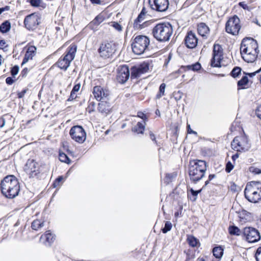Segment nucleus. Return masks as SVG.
I'll list each match as a JSON object with an SVG mask.
<instances>
[{"mask_svg":"<svg viewBox=\"0 0 261 261\" xmlns=\"http://www.w3.org/2000/svg\"><path fill=\"white\" fill-rule=\"evenodd\" d=\"M24 170L31 177L36 176L40 172L38 163L33 159L27 161L24 166Z\"/></svg>","mask_w":261,"mask_h":261,"instance_id":"14","label":"nucleus"},{"mask_svg":"<svg viewBox=\"0 0 261 261\" xmlns=\"http://www.w3.org/2000/svg\"><path fill=\"white\" fill-rule=\"evenodd\" d=\"M145 15H143V13H140L138 15L137 19L135 20L134 25V28L137 29H141L147 26V25L149 23L148 21H144Z\"/></svg>","mask_w":261,"mask_h":261,"instance_id":"22","label":"nucleus"},{"mask_svg":"<svg viewBox=\"0 0 261 261\" xmlns=\"http://www.w3.org/2000/svg\"><path fill=\"white\" fill-rule=\"evenodd\" d=\"M137 117L142 119V122H146V121H147L148 119L147 116L141 112H139L138 113Z\"/></svg>","mask_w":261,"mask_h":261,"instance_id":"46","label":"nucleus"},{"mask_svg":"<svg viewBox=\"0 0 261 261\" xmlns=\"http://www.w3.org/2000/svg\"><path fill=\"white\" fill-rule=\"evenodd\" d=\"M14 81L11 77H8L6 80V82L7 84L11 85L14 83Z\"/></svg>","mask_w":261,"mask_h":261,"instance_id":"54","label":"nucleus"},{"mask_svg":"<svg viewBox=\"0 0 261 261\" xmlns=\"http://www.w3.org/2000/svg\"><path fill=\"white\" fill-rule=\"evenodd\" d=\"M77 50V46L74 44H71L67 49L66 53L64 57H61L58 60L57 64L58 66L64 70H67L70 65L71 61L75 57Z\"/></svg>","mask_w":261,"mask_h":261,"instance_id":"7","label":"nucleus"},{"mask_svg":"<svg viewBox=\"0 0 261 261\" xmlns=\"http://www.w3.org/2000/svg\"><path fill=\"white\" fill-rule=\"evenodd\" d=\"M201 68V65L199 63H196L193 65H188L186 67H182L181 69L186 70H191L194 71H198Z\"/></svg>","mask_w":261,"mask_h":261,"instance_id":"31","label":"nucleus"},{"mask_svg":"<svg viewBox=\"0 0 261 261\" xmlns=\"http://www.w3.org/2000/svg\"><path fill=\"white\" fill-rule=\"evenodd\" d=\"M187 132H188V134H195V135H197V134L196 132H195L194 130H193L191 129L190 124H188L187 125Z\"/></svg>","mask_w":261,"mask_h":261,"instance_id":"53","label":"nucleus"},{"mask_svg":"<svg viewBox=\"0 0 261 261\" xmlns=\"http://www.w3.org/2000/svg\"><path fill=\"white\" fill-rule=\"evenodd\" d=\"M250 213L245 211L240 212L239 215L240 222L245 223L248 221L250 218Z\"/></svg>","mask_w":261,"mask_h":261,"instance_id":"28","label":"nucleus"},{"mask_svg":"<svg viewBox=\"0 0 261 261\" xmlns=\"http://www.w3.org/2000/svg\"><path fill=\"white\" fill-rule=\"evenodd\" d=\"M149 4L152 10L161 12L166 11L169 6L168 0H149Z\"/></svg>","mask_w":261,"mask_h":261,"instance_id":"16","label":"nucleus"},{"mask_svg":"<svg viewBox=\"0 0 261 261\" xmlns=\"http://www.w3.org/2000/svg\"><path fill=\"white\" fill-rule=\"evenodd\" d=\"M197 31L199 34L202 37H206L210 32L208 26L205 23L202 22L198 25Z\"/></svg>","mask_w":261,"mask_h":261,"instance_id":"25","label":"nucleus"},{"mask_svg":"<svg viewBox=\"0 0 261 261\" xmlns=\"http://www.w3.org/2000/svg\"><path fill=\"white\" fill-rule=\"evenodd\" d=\"M165 88H166V84L165 83H162L160 85V88H159V92L156 96V98L160 99L162 96L164 95Z\"/></svg>","mask_w":261,"mask_h":261,"instance_id":"36","label":"nucleus"},{"mask_svg":"<svg viewBox=\"0 0 261 261\" xmlns=\"http://www.w3.org/2000/svg\"><path fill=\"white\" fill-rule=\"evenodd\" d=\"M215 177V175L214 174H210L208 176V180L205 182V186H206L209 183L210 181L212 180Z\"/></svg>","mask_w":261,"mask_h":261,"instance_id":"57","label":"nucleus"},{"mask_svg":"<svg viewBox=\"0 0 261 261\" xmlns=\"http://www.w3.org/2000/svg\"><path fill=\"white\" fill-rule=\"evenodd\" d=\"M231 147L237 151L245 152L250 148V144L245 135L236 137L231 143Z\"/></svg>","mask_w":261,"mask_h":261,"instance_id":"8","label":"nucleus"},{"mask_svg":"<svg viewBox=\"0 0 261 261\" xmlns=\"http://www.w3.org/2000/svg\"><path fill=\"white\" fill-rule=\"evenodd\" d=\"M243 235L246 240L249 243L258 242L260 239V233L258 230L251 227L244 228Z\"/></svg>","mask_w":261,"mask_h":261,"instance_id":"13","label":"nucleus"},{"mask_svg":"<svg viewBox=\"0 0 261 261\" xmlns=\"http://www.w3.org/2000/svg\"><path fill=\"white\" fill-rule=\"evenodd\" d=\"M44 226V221L40 220H35L32 223L31 227L35 230H38Z\"/></svg>","mask_w":261,"mask_h":261,"instance_id":"29","label":"nucleus"},{"mask_svg":"<svg viewBox=\"0 0 261 261\" xmlns=\"http://www.w3.org/2000/svg\"><path fill=\"white\" fill-rule=\"evenodd\" d=\"M25 93H26L25 90L22 91L21 92H20L18 94V97L19 98H22L24 95Z\"/></svg>","mask_w":261,"mask_h":261,"instance_id":"61","label":"nucleus"},{"mask_svg":"<svg viewBox=\"0 0 261 261\" xmlns=\"http://www.w3.org/2000/svg\"><path fill=\"white\" fill-rule=\"evenodd\" d=\"M39 15L36 13L27 16L24 20L25 27L29 30H35L39 24Z\"/></svg>","mask_w":261,"mask_h":261,"instance_id":"15","label":"nucleus"},{"mask_svg":"<svg viewBox=\"0 0 261 261\" xmlns=\"http://www.w3.org/2000/svg\"><path fill=\"white\" fill-rule=\"evenodd\" d=\"M255 256L257 261H261V246L257 249Z\"/></svg>","mask_w":261,"mask_h":261,"instance_id":"45","label":"nucleus"},{"mask_svg":"<svg viewBox=\"0 0 261 261\" xmlns=\"http://www.w3.org/2000/svg\"><path fill=\"white\" fill-rule=\"evenodd\" d=\"M228 231L231 235L239 236L241 233L240 229L236 226H230L228 228Z\"/></svg>","mask_w":261,"mask_h":261,"instance_id":"33","label":"nucleus"},{"mask_svg":"<svg viewBox=\"0 0 261 261\" xmlns=\"http://www.w3.org/2000/svg\"><path fill=\"white\" fill-rule=\"evenodd\" d=\"M249 80L246 75L243 76L242 78L238 82V89H244L248 87Z\"/></svg>","mask_w":261,"mask_h":261,"instance_id":"27","label":"nucleus"},{"mask_svg":"<svg viewBox=\"0 0 261 261\" xmlns=\"http://www.w3.org/2000/svg\"><path fill=\"white\" fill-rule=\"evenodd\" d=\"M205 256H200L199 257L196 261H205Z\"/></svg>","mask_w":261,"mask_h":261,"instance_id":"64","label":"nucleus"},{"mask_svg":"<svg viewBox=\"0 0 261 261\" xmlns=\"http://www.w3.org/2000/svg\"><path fill=\"white\" fill-rule=\"evenodd\" d=\"M59 158L61 162L67 164L70 163V160L65 153H60Z\"/></svg>","mask_w":261,"mask_h":261,"instance_id":"37","label":"nucleus"},{"mask_svg":"<svg viewBox=\"0 0 261 261\" xmlns=\"http://www.w3.org/2000/svg\"><path fill=\"white\" fill-rule=\"evenodd\" d=\"M129 77V71L126 65L120 66L118 68L117 80L120 83L126 82Z\"/></svg>","mask_w":261,"mask_h":261,"instance_id":"18","label":"nucleus"},{"mask_svg":"<svg viewBox=\"0 0 261 261\" xmlns=\"http://www.w3.org/2000/svg\"><path fill=\"white\" fill-rule=\"evenodd\" d=\"M239 156V153H237L232 156V160H233V161L234 162L237 159H238Z\"/></svg>","mask_w":261,"mask_h":261,"instance_id":"62","label":"nucleus"},{"mask_svg":"<svg viewBox=\"0 0 261 261\" xmlns=\"http://www.w3.org/2000/svg\"><path fill=\"white\" fill-rule=\"evenodd\" d=\"M10 9L9 6H6L4 8H0V13H2L5 11H8Z\"/></svg>","mask_w":261,"mask_h":261,"instance_id":"60","label":"nucleus"},{"mask_svg":"<svg viewBox=\"0 0 261 261\" xmlns=\"http://www.w3.org/2000/svg\"><path fill=\"white\" fill-rule=\"evenodd\" d=\"M149 136H150V139L152 141H154L155 143H156V139H155V135H154V134L152 132H150L149 133Z\"/></svg>","mask_w":261,"mask_h":261,"instance_id":"56","label":"nucleus"},{"mask_svg":"<svg viewBox=\"0 0 261 261\" xmlns=\"http://www.w3.org/2000/svg\"><path fill=\"white\" fill-rule=\"evenodd\" d=\"M256 114L257 117L261 120V105L259 106L256 109Z\"/></svg>","mask_w":261,"mask_h":261,"instance_id":"51","label":"nucleus"},{"mask_svg":"<svg viewBox=\"0 0 261 261\" xmlns=\"http://www.w3.org/2000/svg\"><path fill=\"white\" fill-rule=\"evenodd\" d=\"M240 21V19L237 16L230 18L226 23V31L233 35H238L241 29Z\"/></svg>","mask_w":261,"mask_h":261,"instance_id":"12","label":"nucleus"},{"mask_svg":"<svg viewBox=\"0 0 261 261\" xmlns=\"http://www.w3.org/2000/svg\"><path fill=\"white\" fill-rule=\"evenodd\" d=\"M111 25L119 32L121 31L122 30L121 25L117 22H112Z\"/></svg>","mask_w":261,"mask_h":261,"instance_id":"41","label":"nucleus"},{"mask_svg":"<svg viewBox=\"0 0 261 261\" xmlns=\"http://www.w3.org/2000/svg\"><path fill=\"white\" fill-rule=\"evenodd\" d=\"M90 2L93 4H101V1L100 0H90Z\"/></svg>","mask_w":261,"mask_h":261,"instance_id":"63","label":"nucleus"},{"mask_svg":"<svg viewBox=\"0 0 261 261\" xmlns=\"http://www.w3.org/2000/svg\"><path fill=\"white\" fill-rule=\"evenodd\" d=\"M95 106L96 104L94 101L91 100L89 101L87 110L90 113L94 111Z\"/></svg>","mask_w":261,"mask_h":261,"instance_id":"40","label":"nucleus"},{"mask_svg":"<svg viewBox=\"0 0 261 261\" xmlns=\"http://www.w3.org/2000/svg\"><path fill=\"white\" fill-rule=\"evenodd\" d=\"M36 48L34 46H30L27 47V51L22 61L21 65L27 63L29 60H32L36 54Z\"/></svg>","mask_w":261,"mask_h":261,"instance_id":"23","label":"nucleus"},{"mask_svg":"<svg viewBox=\"0 0 261 261\" xmlns=\"http://www.w3.org/2000/svg\"><path fill=\"white\" fill-rule=\"evenodd\" d=\"M7 47L8 45L6 44V42L4 40H0V49L6 50Z\"/></svg>","mask_w":261,"mask_h":261,"instance_id":"47","label":"nucleus"},{"mask_svg":"<svg viewBox=\"0 0 261 261\" xmlns=\"http://www.w3.org/2000/svg\"><path fill=\"white\" fill-rule=\"evenodd\" d=\"M244 194L245 198L251 202L256 203L261 200V182L252 181L248 183Z\"/></svg>","mask_w":261,"mask_h":261,"instance_id":"5","label":"nucleus"},{"mask_svg":"<svg viewBox=\"0 0 261 261\" xmlns=\"http://www.w3.org/2000/svg\"><path fill=\"white\" fill-rule=\"evenodd\" d=\"M11 28V23L10 22L6 20L4 21L3 23L1 24L0 25V31L2 33H5L8 32Z\"/></svg>","mask_w":261,"mask_h":261,"instance_id":"30","label":"nucleus"},{"mask_svg":"<svg viewBox=\"0 0 261 261\" xmlns=\"http://www.w3.org/2000/svg\"><path fill=\"white\" fill-rule=\"evenodd\" d=\"M76 97L75 93L71 91L69 100H72Z\"/></svg>","mask_w":261,"mask_h":261,"instance_id":"58","label":"nucleus"},{"mask_svg":"<svg viewBox=\"0 0 261 261\" xmlns=\"http://www.w3.org/2000/svg\"><path fill=\"white\" fill-rule=\"evenodd\" d=\"M233 165L231 164V162H228L226 164V171L228 173H229L231 171V170L233 169Z\"/></svg>","mask_w":261,"mask_h":261,"instance_id":"49","label":"nucleus"},{"mask_svg":"<svg viewBox=\"0 0 261 261\" xmlns=\"http://www.w3.org/2000/svg\"><path fill=\"white\" fill-rule=\"evenodd\" d=\"M63 180V177L62 176H59L54 181V182L53 184V186L54 188H56L58 186H59L60 185V182H62Z\"/></svg>","mask_w":261,"mask_h":261,"instance_id":"44","label":"nucleus"},{"mask_svg":"<svg viewBox=\"0 0 261 261\" xmlns=\"http://www.w3.org/2000/svg\"><path fill=\"white\" fill-rule=\"evenodd\" d=\"M93 94L98 101L106 100L110 95L108 90L101 86H95L93 88Z\"/></svg>","mask_w":261,"mask_h":261,"instance_id":"17","label":"nucleus"},{"mask_svg":"<svg viewBox=\"0 0 261 261\" xmlns=\"http://www.w3.org/2000/svg\"><path fill=\"white\" fill-rule=\"evenodd\" d=\"M189 245L192 247H196L198 243V240L193 236H188L187 239Z\"/></svg>","mask_w":261,"mask_h":261,"instance_id":"35","label":"nucleus"},{"mask_svg":"<svg viewBox=\"0 0 261 261\" xmlns=\"http://www.w3.org/2000/svg\"><path fill=\"white\" fill-rule=\"evenodd\" d=\"M29 2L33 7H38L40 6L42 0H29Z\"/></svg>","mask_w":261,"mask_h":261,"instance_id":"43","label":"nucleus"},{"mask_svg":"<svg viewBox=\"0 0 261 261\" xmlns=\"http://www.w3.org/2000/svg\"><path fill=\"white\" fill-rule=\"evenodd\" d=\"M112 107L107 100H101L98 103L97 110L103 116H106L112 111Z\"/></svg>","mask_w":261,"mask_h":261,"instance_id":"21","label":"nucleus"},{"mask_svg":"<svg viewBox=\"0 0 261 261\" xmlns=\"http://www.w3.org/2000/svg\"><path fill=\"white\" fill-rule=\"evenodd\" d=\"M69 135L74 141L83 143L86 139V133L84 129L80 125L72 126L69 132Z\"/></svg>","mask_w":261,"mask_h":261,"instance_id":"9","label":"nucleus"},{"mask_svg":"<svg viewBox=\"0 0 261 261\" xmlns=\"http://www.w3.org/2000/svg\"><path fill=\"white\" fill-rule=\"evenodd\" d=\"M213 252L216 258H220L223 255V249L221 247H216L213 249Z\"/></svg>","mask_w":261,"mask_h":261,"instance_id":"32","label":"nucleus"},{"mask_svg":"<svg viewBox=\"0 0 261 261\" xmlns=\"http://www.w3.org/2000/svg\"><path fill=\"white\" fill-rule=\"evenodd\" d=\"M241 72V68L239 67H234L231 72V75L233 77H237Z\"/></svg>","mask_w":261,"mask_h":261,"instance_id":"39","label":"nucleus"},{"mask_svg":"<svg viewBox=\"0 0 261 261\" xmlns=\"http://www.w3.org/2000/svg\"><path fill=\"white\" fill-rule=\"evenodd\" d=\"M184 41L186 46L189 48H194L197 45L198 39L196 34L192 31L188 32Z\"/></svg>","mask_w":261,"mask_h":261,"instance_id":"20","label":"nucleus"},{"mask_svg":"<svg viewBox=\"0 0 261 261\" xmlns=\"http://www.w3.org/2000/svg\"><path fill=\"white\" fill-rule=\"evenodd\" d=\"M145 122H138L137 125L132 128V131L138 134H143L145 130Z\"/></svg>","mask_w":261,"mask_h":261,"instance_id":"26","label":"nucleus"},{"mask_svg":"<svg viewBox=\"0 0 261 261\" xmlns=\"http://www.w3.org/2000/svg\"><path fill=\"white\" fill-rule=\"evenodd\" d=\"M3 194L8 198H13L18 195L20 186L17 178L12 175L6 176L1 182Z\"/></svg>","mask_w":261,"mask_h":261,"instance_id":"2","label":"nucleus"},{"mask_svg":"<svg viewBox=\"0 0 261 261\" xmlns=\"http://www.w3.org/2000/svg\"><path fill=\"white\" fill-rule=\"evenodd\" d=\"M240 52L243 60L248 63L255 61L259 52L257 41L251 38L244 39L241 44Z\"/></svg>","mask_w":261,"mask_h":261,"instance_id":"1","label":"nucleus"},{"mask_svg":"<svg viewBox=\"0 0 261 261\" xmlns=\"http://www.w3.org/2000/svg\"><path fill=\"white\" fill-rule=\"evenodd\" d=\"M192 195V196H193V199H192V201H194L196 200V199H197V196L198 195V194L200 193V192L201 191V190H198V191H195L193 189H191L190 190Z\"/></svg>","mask_w":261,"mask_h":261,"instance_id":"42","label":"nucleus"},{"mask_svg":"<svg viewBox=\"0 0 261 261\" xmlns=\"http://www.w3.org/2000/svg\"><path fill=\"white\" fill-rule=\"evenodd\" d=\"M239 5L240 7H241L243 9H244V10H248L249 9V7L247 6V5L244 2H240L239 3Z\"/></svg>","mask_w":261,"mask_h":261,"instance_id":"52","label":"nucleus"},{"mask_svg":"<svg viewBox=\"0 0 261 261\" xmlns=\"http://www.w3.org/2000/svg\"><path fill=\"white\" fill-rule=\"evenodd\" d=\"M174 177L173 174H167L166 175V181L168 183L171 181V179Z\"/></svg>","mask_w":261,"mask_h":261,"instance_id":"50","label":"nucleus"},{"mask_svg":"<svg viewBox=\"0 0 261 261\" xmlns=\"http://www.w3.org/2000/svg\"><path fill=\"white\" fill-rule=\"evenodd\" d=\"M223 59V49L218 44H215L213 46V57L211 60V65L213 67H221V62Z\"/></svg>","mask_w":261,"mask_h":261,"instance_id":"10","label":"nucleus"},{"mask_svg":"<svg viewBox=\"0 0 261 261\" xmlns=\"http://www.w3.org/2000/svg\"><path fill=\"white\" fill-rule=\"evenodd\" d=\"M55 240V236L50 231H47L41 236L40 241L46 246H50Z\"/></svg>","mask_w":261,"mask_h":261,"instance_id":"24","label":"nucleus"},{"mask_svg":"<svg viewBox=\"0 0 261 261\" xmlns=\"http://www.w3.org/2000/svg\"><path fill=\"white\" fill-rule=\"evenodd\" d=\"M150 43L149 38L144 35L137 36L132 43V48L134 54L140 55L148 50Z\"/></svg>","mask_w":261,"mask_h":261,"instance_id":"6","label":"nucleus"},{"mask_svg":"<svg viewBox=\"0 0 261 261\" xmlns=\"http://www.w3.org/2000/svg\"><path fill=\"white\" fill-rule=\"evenodd\" d=\"M149 68V64L147 62L134 66L132 68V76L134 77L139 76L142 74L147 72Z\"/></svg>","mask_w":261,"mask_h":261,"instance_id":"19","label":"nucleus"},{"mask_svg":"<svg viewBox=\"0 0 261 261\" xmlns=\"http://www.w3.org/2000/svg\"><path fill=\"white\" fill-rule=\"evenodd\" d=\"M206 163L203 160H194L190 162L188 173L191 180L194 182L200 180L206 170Z\"/></svg>","mask_w":261,"mask_h":261,"instance_id":"3","label":"nucleus"},{"mask_svg":"<svg viewBox=\"0 0 261 261\" xmlns=\"http://www.w3.org/2000/svg\"><path fill=\"white\" fill-rule=\"evenodd\" d=\"M261 71V67L258 69L257 70V71L254 72H252V73H250L248 74V75L250 76V77H252L253 76H254L256 73H258L259 72H260Z\"/></svg>","mask_w":261,"mask_h":261,"instance_id":"59","label":"nucleus"},{"mask_svg":"<svg viewBox=\"0 0 261 261\" xmlns=\"http://www.w3.org/2000/svg\"><path fill=\"white\" fill-rule=\"evenodd\" d=\"M105 20V17L103 15L99 14L97 15L94 19L91 21V24H93L95 25H98Z\"/></svg>","mask_w":261,"mask_h":261,"instance_id":"34","label":"nucleus"},{"mask_svg":"<svg viewBox=\"0 0 261 261\" xmlns=\"http://www.w3.org/2000/svg\"><path fill=\"white\" fill-rule=\"evenodd\" d=\"M81 86L80 84L75 85L73 88L72 89V91L76 93V92H78L80 89Z\"/></svg>","mask_w":261,"mask_h":261,"instance_id":"55","label":"nucleus"},{"mask_svg":"<svg viewBox=\"0 0 261 261\" xmlns=\"http://www.w3.org/2000/svg\"><path fill=\"white\" fill-rule=\"evenodd\" d=\"M19 71V67L17 66H15L13 67L12 68V69L11 70V74L13 76L16 75Z\"/></svg>","mask_w":261,"mask_h":261,"instance_id":"48","label":"nucleus"},{"mask_svg":"<svg viewBox=\"0 0 261 261\" xmlns=\"http://www.w3.org/2000/svg\"><path fill=\"white\" fill-rule=\"evenodd\" d=\"M172 227V223L169 221H166L165 224V226L162 228V230L164 233H167L168 231L171 229Z\"/></svg>","mask_w":261,"mask_h":261,"instance_id":"38","label":"nucleus"},{"mask_svg":"<svg viewBox=\"0 0 261 261\" xmlns=\"http://www.w3.org/2000/svg\"><path fill=\"white\" fill-rule=\"evenodd\" d=\"M173 33L172 25L169 23L157 24L152 29L153 37L158 41L165 42L168 41Z\"/></svg>","mask_w":261,"mask_h":261,"instance_id":"4","label":"nucleus"},{"mask_svg":"<svg viewBox=\"0 0 261 261\" xmlns=\"http://www.w3.org/2000/svg\"><path fill=\"white\" fill-rule=\"evenodd\" d=\"M116 45L113 42H104L102 43L98 49L100 57L103 58H109L115 53Z\"/></svg>","mask_w":261,"mask_h":261,"instance_id":"11","label":"nucleus"}]
</instances>
